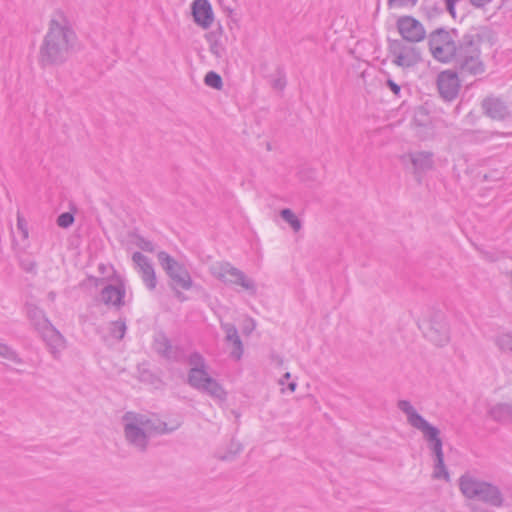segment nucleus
<instances>
[{"label": "nucleus", "instance_id": "nucleus-32", "mask_svg": "<svg viewBox=\"0 0 512 512\" xmlns=\"http://www.w3.org/2000/svg\"><path fill=\"white\" fill-rule=\"evenodd\" d=\"M0 356L16 364H21L22 359L17 352L6 344L0 343Z\"/></svg>", "mask_w": 512, "mask_h": 512}, {"label": "nucleus", "instance_id": "nucleus-24", "mask_svg": "<svg viewBox=\"0 0 512 512\" xmlns=\"http://www.w3.org/2000/svg\"><path fill=\"white\" fill-rule=\"evenodd\" d=\"M27 315L33 325L35 326L36 330L41 331L45 327H47L51 322L48 320V318L45 316V313L42 309L35 305H29L27 309Z\"/></svg>", "mask_w": 512, "mask_h": 512}, {"label": "nucleus", "instance_id": "nucleus-27", "mask_svg": "<svg viewBox=\"0 0 512 512\" xmlns=\"http://www.w3.org/2000/svg\"><path fill=\"white\" fill-rule=\"evenodd\" d=\"M281 218L286 221L294 231H299L302 227L301 221L298 219V217L295 215V213L289 209L284 208L280 211Z\"/></svg>", "mask_w": 512, "mask_h": 512}, {"label": "nucleus", "instance_id": "nucleus-8", "mask_svg": "<svg viewBox=\"0 0 512 512\" xmlns=\"http://www.w3.org/2000/svg\"><path fill=\"white\" fill-rule=\"evenodd\" d=\"M159 264L171 280L170 286L180 287L182 290H189L193 287V281L186 267L175 260L165 251L157 254Z\"/></svg>", "mask_w": 512, "mask_h": 512}, {"label": "nucleus", "instance_id": "nucleus-36", "mask_svg": "<svg viewBox=\"0 0 512 512\" xmlns=\"http://www.w3.org/2000/svg\"><path fill=\"white\" fill-rule=\"evenodd\" d=\"M188 363L191 368L205 369V359L199 352H193L188 357Z\"/></svg>", "mask_w": 512, "mask_h": 512}, {"label": "nucleus", "instance_id": "nucleus-34", "mask_svg": "<svg viewBox=\"0 0 512 512\" xmlns=\"http://www.w3.org/2000/svg\"><path fill=\"white\" fill-rule=\"evenodd\" d=\"M496 345L501 351L512 352V335L509 333L498 336L495 340Z\"/></svg>", "mask_w": 512, "mask_h": 512}, {"label": "nucleus", "instance_id": "nucleus-6", "mask_svg": "<svg viewBox=\"0 0 512 512\" xmlns=\"http://www.w3.org/2000/svg\"><path fill=\"white\" fill-rule=\"evenodd\" d=\"M420 431L423 433V437L428 442V446L434 456L432 477L434 479H444L446 482H449L450 475L444 461L443 441L440 437L439 428L428 422Z\"/></svg>", "mask_w": 512, "mask_h": 512}, {"label": "nucleus", "instance_id": "nucleus-19", "mask_svg": "<svg viewBox=\"0 0 512 512\" xmlns=\"http://www.w3.org/2000/svg\"><path fill=\"white\" fill-rule=\"evenodd\" d=\"M397 407L407 416V421L412 427L420 430L428 423V421L417 412L409 400H399Z\"/></svg>", "mask_w": 512, "mask_h": 512}, {"label": "nucleus", "instance_id": "nucleus-33", "mask_svg": "<svg viewBox=\"0 0 512 512\" xmlns=\"http://www.w3.org/2000/svg\"><path fill=\"white\" fill-rule=\"evenodd\" d=\"M130 237L134 239L135 245L138 246L141 250L146 252L154 251V244L150 240L145 239L140 234L133 232L130 234Z\"/></svg>", "mask_w": 512, "mask_h": 512}, {"label": "nucleus", "instance_id": "nucleus-38", "mask_svg": "<svg viewBox=\"0 0 512 512\" xmlns=\"http://www.w3.org/2000/svg\"><path fill=\"white\" fill-rule=\"evenodd\" d=\"M243 447L241 443L231 442L228 451L221 457V460L228 461L234 459V457L242 451Z\"/></svg>", "mask_w": 512, "mask_h": 512}, {"label": "nucleus", "instance_id": "nucleus-26", "mask_svg": "<svg viewBox=\"0 0 512 512\" xmlns=\"http://www.w3.org/2000/svg\"><path fill=\"white\" fill-rule=\"evenodd\" d=\"M207 376L209 375L206 369L190 368L187 383L192 388L200 391L204 387Z\"/></svg>", "mask_w": 512, "mask_h": 512}, {"label": "nucleus", "instance_id": "nucleus-13", "mask_svg": "<svg viewBox=\"0 0 512 512\" xmlns=\"http://www.w3.org/2000/svg\"><path fill=\"white\" fill-rule=\"evenodd\" d=\"M194 22L203 29H208L214 21V13L209 0H194L191 4Z\"/></svg>", "mask_w": 512, "mask_h": 512}, {"label": "nucleus", "instance_id": "nucleus-42", "mask_svg": "<svg viewBox=\"0 0 512 512\" xmlns=\"http://www.w3.org/2000/svg\"><path fill=\"white\" fill-rule=\"evenodd\" d=\"M255 327H256V324H255L254 320L252 318H249L245 321L243 328H242V332L245 335H250L252 333V331L255 329Z\"/></svg>", "mask_w": 512, "mask_h": 512}, {"label": "nucleus", "instance_id": "nucleus-53", "mask_svg": "<svg viewBox=\"0 0 512 512\" xmlns=\"http://www.w3.org/2000/svg\"><path fill=\"white\" fill-rule=\"evenodd\" d=\"M104 269H105V265H104V264H100V265H99V270H100V271H104Z\"/></svg>", "mask_w": 512, "mask_h": 512}, {"label": "nucleus", "instance_id": "nucleus-50", "mask_svg": "<svg viewBox=\"0 0 512 512\" xmlns=\"http://www.w3.org/2000/svg\"><path fill=\"white\" fill-rule=\"evenodd\" d=\"M297 388V383L295 381H292L288 384V389L291 391V392H294Z\"/></svg>", "mask_w": 512, "mask_h": 512}, {"label": "nucleus", "instance_id": "nucleus-1", "mask_svg": "<svg viewBox=\"0 0 512 512\" xmlns=\"http://www.w3.org/2000/svg\"><path fill=\"white\" fill-rule=\"evenodd\" d=\"M428 47L432 57L444 64H453L462 77L478 76L485 72L486 65L481 58V44L493 45L496 33L488 26L472 27L459 35L457 29L439 27L429 33Z\"/></svg>", "mask_w": 512, "mask_h": 512}, {"label": "nucleus", "instance_id": "nucleus-22", "mask_svg": "<svg viewBox=\"0 0 512 512\" xmlns=\"http://www.w3.org/2000/svg\"><path fill=\"white\" fill-rule=\"evenodd\" d=\"M413 124L415 127L422 129L426 133L432 130V119L429 115V110L425 105L418 106L415 109Z\"/></svg>", "mask_w": 512, "mask_h": 512}, {"label": "nucleus", "instance_id": "nucleus-45", "mask_svg": "<svg viewBox=\"0 0 512 512\" xmlns=\"http://www.w3.org/2000/svg\"><path fill=\"white\" fill-rule=\"evenodd\" d=\"M171 289L174 291V294H175V297L180 301V302H184L187 300V297L184 295L183 292H181L179 289H181L180 287H175V286H172Z\"/></svg>", "mask_w": 512, "mask_h": 512}, {"label": "nucleus", "instance_id": "nucleus-15", "mask_svg": "<svg viewBox=\"0 0 512 512\" xmlns=\"http://www.w3.org/2000/svg\"><path fill=\"white\" fill-rule=\"evenodd\" d=\"M133 262L140 268L142 273V280L146 284L147 288L150 290L155 289L157 284V279L155 275L154 268L149 261L148 257H146L141 252H134L132 255Z\"/></svg>", "mask_w": 512, "mask_h": 512}, {"label": "nucleus", "instance_id": "nucleus-30", "mask_svg": "<svg viewBox=\"0 0 512 512\" xmlns=\"http://www.w3.org/2000/svg\"><path fill=\"white\" fill-rule=\"evenodd\" d=\"M126 329H127V327H126L125 319H119L117 321L111 322L110 333L114 338H116L118 340H121L124 338Z\"/></svg>", "mask_w": 512, "mask_h": 512}, {"label": "nucleus", "instance_id": "nucleus-25", "mask_svg": "<svg viewBox=\"0 0 512 512\" xmlns=\"http://www.w3.org/2000/svg\"><path fill=\"white\" fill-rule=\"evenodd\" d=\"M200 391L207 393L211 397L219 400H225L227 396V393L223 389L222 385L211 376H207L204 387H202Z\"/></svg>", "mask_w": 512, "mask_h": 512}, {"label": "nucleus", "instance_id": "nucleus-7", "mask_svg": "<svg viewBox=\"0 0 512 512\" xmlns=\"http://www.w3.org/2000/svg\"><path fill=\"white\" fill-rule=\"evenodd\" d=\"M388 56L396 66L409 69L422 61L419 48L401 39H388Z\"/></svg>", "mask_w": 512, "mask_h": 512}, {"label": "nucleus", "instance_id": "nucleus-12", "mask_svg": "<svg viewBox=\"0 0 512 512\" xmlns=\"http://www.w3.org/2000/svg\"><path fill=\"white\" fill-rule=\"evenodd\" d=\"M153 350L162 358L170 362H180L184 359V351L180 346H173L163 331L157 332L153 337Z\"/></svg>", "mask_w": 512, "mask_h": 512}, {"label": "nucleus", "instance_id": "nucleus-52", "mask_svg": "<svg viewBox=\"0 0 512 512\" xmlns=\"http://www.w3.org/2000/svg\"><path fill=\"white\" fill-rule=\"evenodd\" d=\"M418 0H407V4L410 3L411 6H415Z\"/></svg>", "mask_w": 512, "mask_h": 512}, {"label": "nucleus", "instance_id": "nucleus-20", "mask_svg": "<svg viewBox=\"0 0 512 512\" xmlns=\"http://www.w3.org/2000/svg\"><path fill=\"white\" fill-rule=\"evenodd\" d=\"M410 161L414 167V172H425L431 170L434 166V154L429 151H418L409 153Z\"/></svg>", "mask_w": 512, "mask_h": 512}, {"label": "nucleus", "instance_id": "nucleus-11", "mask_svg": "<svg viewBox=\"0 0 512 512\" xmlns=\"http://www.w3.org/2000/svg\"><path fill=\"white\" fill-rule=\"evenodd\" d=\"M482 113L494 121H505L510 119L512 114L507 101L494 94L487 95L480 103Z\"/></svg>", "mask_w": 512, "mask_h": 512}, {"label": "nucleus", "instance_id": "nucleus-23", "mask_svg": "<svg viewBox=\"0 0 512 512\" xmlns=\"http://www.w3.org/2000/svg\"><path fill=\"white\" fill-rule=\"evenodd\" d=\"M420 11L428 22L434 21L444 13L440 3L431 0H424L420 6Z\"/></svg>", "mask_w": 512, "mask_h": 512}, {"label": "nucleus", "instance_id": "nucleus-41", "mask_svg": "<svg viewBox=\"0 0 512 512\" xmlns=\"http://www.w3.org/2000/svg\"><path fill=\"white\" fill-rule=\"evenodd\" d=\"M386 86L393 92L395 96L400 97L401 86L399 84L388 78L386 80Z\"/></svg>", "mask_w": 512, "mask_h": 512}, {"label": "nucleus", "instance_id": "nucleus-5", "mask_svg": "<svg viewBox=\"0 0 512 512\" xmlns=\"http://www.w3.org/2000/svg\"><path fill=\"white\" fill-rule=\"evenodd\" d=\"M211 273L216 279L227 286H240L252 295L257 292L254 280L247 277L242 270L236 268L228 261L216 262L211 267Z\"/></svg>", "mask_w": 512, "mask_h": 512}, {"label": "nucleus", "instance_id": "nucleus-17", "mask_svg": "<svg viewBox=\"0 0 512 512\" xmlns=\"http://www.w3.org/2000/svg\"><path fill=\"white\" fill-rule=\"evenodd\" d=\"M221 329L225 332V340L233 344L230 356L235 360H240L244 348L236 326L233 323L221 322Z\"/></svg>", "mask_w": 512, "mask_h": 512}, {"label": "nucleus", "instance_id": "nucleus-3", "mask_svg": "<svg viewBox=\"0 0 512 512\" xmlns=\"http://www.w3.org/2000/svg\"><path fill=\"white\" fill-rule=\"evenodd\" d=\"M459 489L466 498L476 499L493 507H501L504 503V497L496 485L468 473L459 478Z\"/></svg>", "mask_w": 512, "mask_h": 512}, {"label": "nucleus", "instance_id": "nucleus-35", "mask_svg": "<svg viewBox=\"0 0 512 512\" xmlns=\"http://www.w3.org/2000/svg\"><path fill=\"white\" fill-rule=\"evenodd\" d=\"M75 220L74 213L72 212H63L61 213L56 220V223L61 228H69Z\"/></svg>", "mask_w": 512, "mask_h": 512}, {"label": "nucleus", "instance_id": "nucleus-46", "mask_svg": "<svg viewBox=\"0 0 512 512\" xmlns=\"http://www.w3.org/2000/svg\"><path fill=\"white\" fill-rule=\"evenodd\" d=\"M387 5L389 8H392L394 6L403 7L407 5V0H388Z\"/></svg>", "mask_w": 512, "mask_h": 512}, {"label": "nucleus", "instance_id": "nucleus-21", "mask_svg": "<svg viewBox=\"0 0 512 512\" xmlns=\"http://www.w3.org/2000/svg\"><path fill=\"white\" fill-rule=\"evenodd\" d=\"M488 415L502 425L512 424V404L497 403L489 408Z\"/></svg>", "mask_w": 512, "mask_h": 512}, {"label": "nucleus", "instance_id": "nucleus-47", "mask_svg": "<svg viewBox=\"0 0 512 512\" xmlns=\"http://www.w3.org/2000/svg\"><path fill=\"white\" fill-rule=\"evenodd\" d=\"M124 420L133 419L135 422H139V418L137 415L133 414L132 412H127L124 417Z\"/></svg>", "mask_w": 512, "mask_h": 512}, {"label": "nucleus", "instance_id": "nucleus-4", "mask_svg": "<svg viewBox=\"0 0 512 512\" xmlns=\"http://www.w3.org/2000/svg\"><path fill=\"white\" fill-rule=\"evenodd\" d=\"M418 327L435 346L443 347L450 341V328L441 310L430 309L427 318L418 321Z\"/></svg>", "mask_w": 512, "mask_h": 512}, {"label": "nucleus", "instance_id": "nucleus-16", "mask_svg": "<svg viewBox=\"0 0 512 512\" xmlns=\"http://www.w3.org/2000/svg\"><path fill=\"white\" fill-rule=\"evenodd\" d=\"M125 438L129 444L133 445L140 452H145L148 446V436L143 428L136 423H126L124 426Z\"/></svg>", "mask_w": 512, "mask_h": 512}, {"label": "nucleus", "instance_id": "nucleus-9", "mask_svg": "<svg viewBox=\"0 0 512 512\" xmlns=\"http://www.w3.org/2000/svg\"><path fill=\"white\" fill-rule=\"evenodd\" d=\"M460 72L453 68L441 71L437 75V89L439 96L445 102H452L459 96L461 88Z\"/></svg>", "mask_w": 512, "mask_h": 512}, {"label": "nucleus", "instance_id": "nucleus-43", "mask_svg": "<svg viewBox=\"0 0 512 512\" xmlns=\"http://www.w3.org/2000/svg\"><path fill=\"white\" fill-rule=\"evenodd\" d=\"M154 429L160 434H165L172 432L175 428H168L165 422H159V424Z\"/></svg>", "mask_w": 512, "mask_h": 512}, {"label": "nucleus", "instance_id": "nucleus-54", "mask_svg": "<svg viewBox=\"0 0 512 512\" xmlns=\"http://www.w3.org/2000/svg\"><path fill=\"white\" fill-rule=\"evenodd\" d=\"M460 110V104H458L456 107H455V111L458 113Z\"/></svg>", "mask_w": 512, "mask_h": 512}, {"label": "nucleus", "instance_id": "nucleus-39", "mask_svg": "<svg viewBox=\"0 0 512 512\" xmlns=\"http://www.w3.org/2000/svg\"><path fill=\"white\" fill-rule=\"evenodd\" d=\"M222 35H223V28L221 25H218V27L215 30L207 33L205 35V38L207 41H213V40L221 41Z\"/></svg>", "mask_w": 512, "mask_h": 512}, {"label": "nucleus", "instance_id": "nucleus-31", "mask_svg": "<svg viewBox=\"0 0 512 512\" xmlns=\"http://www.w3.org/2000/svg\"><path fill=\"white\" fill-rule=\"evenodd\" d=\"M277 77L271 81V86L273 89L282 91L286 87V73L282 66H277L276 68Z\"/></svg>", "mask_w": 512, "mask_h": 512}, {"label": "nucleus", "instance_id": "nucleus-44", "mask_svg": "<svg viewBox=\"0 0 512 512\" xmlns=\"http://www.w3.org/2000/svg\"><path fill=\"white\" fill-rule=\"evenodd\" d=\"M469 3L475 8H484L486 5L492 2V0H468Z\"/></svg>", "mask_w": 512, "mask_h": 512}, {"label": "nucleus", "instance_id": "nucleus-37", "mask_svg": "<svg viewBox=\"0 0 512 512\" xmlns=\"http://www.w3.org/2000/svg\"><path fill=\"white\" fill-rule=\"evenodd\" d=\"M207 42L209 43V51L216 58H222L225 55L226 49L221 41L213 40Z\"/></svg>", "mask_w": 512, "mask_h": 512}, {"label": "nucleus", "instance_id": "nucleus-18", "mask_svg": "<svg viewBox=\"0 0 512 512\" xmlns=\"http://www.w3.org/2000/svg\"><path fill=\"white\" fill-rule=\"evenodd\" d=\"M39 332L54 356H56L60 349L64 348V338L52 324H49Z\"/></svg>", "mask_w": 512, "mask_h": 512}, {"label": "nucleus", "instance_id": "nucleus-49", "mask_svg": "<svg viewBox=\"0 0 512 512\" xmlns=\"http://www.w3.org/2000/svg\"><path fill=\"white\" fill-rule=\"evenodd\" d=\"M88 280L93 282L96 286L98 285L99 282H103L104 281V279H99V278L94 277V276H89Z\"/></svg>", "mask_w": 512, "mask_h": 512}, {"label": "nucleus", "instance_id": "nucleus-29", "mask_svg": "<svg viewBox=\"0 0 512 512\" xmlns=\"http://www.w3.org/2000/svg\"><path fill=\"white\" fill-rule=\"evenodd\" d=\"M204 83L208 87H211L216 90H221L223 87L222 77L215 71H209L206 73L204 77Z\"/></svg>", "mask_w": 512, "mask_h": 512}, {"label": "nucleus", "instance_id": "nucleus-40", "mask_svg": "<svg viewBox=\"0 0 512 512\" xmlns=\"http://www.w3.org/2000/svg\"><path fill=\"white\" fill-rule=\"evenodd\" d=\"M17 228L21 231L24 238L28 237V228H27V222L23 216H21L19 213L17 215Z\"/></svg>", "mask_w": 512, "mask_h": 512}, {"label": "nucleus", "instance_id": "nucleus-48", "mask_svg": "<svg viewBox=\"0 0 512 512\" xmlns=\"http://www.w3.org/2000/svg\"><path fill=\"white\" fill-rule=\"evenodd\" d=\"M22 267H23V269H24L25 271L30 272V271H33V270L35 269L36 264H35L34 262H30V263H29V264H27V265H26V264H23V266H22Z\"/></svg>", "mask_w": 512, "mask_h": 512}, {"label": "nucleus", "instance_id": "nucleus-10", "mask_svg": "<svg viewBox=\"0 0 512 512\" xmlns=\"http://www.w3.org/2000/svg\"><path fill=\"white\" fill-rule=\"evenodd\" d=\"M396 28L402 39L409 43H418L426 38L423 24L413 16H400L396 21Z\"/></svg>", "mask_w": 512, "mask_h": 512}, {"label": "nucleus", "instance_id": "nucleus-51", "mask_svg": "<svg viewBox=\"0 0 512 512\" xmlns=\"http://www.w3.org/2000/svg\"><path fill=\"white\" fill-rule=\"evenodd\" d=\"M290 377H291L290 373H289V372H286V373L283 375L282 379L280 380V384H282V385H283V384L285 383V380L290 379Z\"/></svg>", "mask_w": 512, "mask_h": 512}, {"label": "nucleus", "instance_id": "nucleus-2", "mask_svg": "<svg viewBox=\"0 0 512 512\" xmlns=\"http://www.w3.org/2000/svg\"><path fill=\"white\" fill-rule=\"evenodd\" d=\"M76 42L77 35L69 18L62 10H55L39 48V65L42 68L63 65L72 54Z\"/></svg>", "mask_w": 512, "mask_h": 512}, {"label": "nucleus", "instance_id": "nucleus-28", "mask_svg": "<svg viewBox=\"0 0 512 512\" xmlns=\"http://www.w3.org/2000/svg\"><path fill=\"white\" fill-rule=\"evenodd\" d=\"M138 374H139V380L144 383H148L151 385L157 386L159 383H161V379L154 374L150 369L146 368L145 366H139L138 367Z\"/></svg>", "mask_w": 512, "mask_h": 512}, {"label": "nucleus", "instance_id": "nucleus-14", "mask_svg": "<svg viewBox=\"0 0 512 512\" xmlns=\"http://www.w3.org/2000/svg\"><path fill=\"white\" fill-rule=\"evenodd\" d=\"M126 295L125 285L122 280L117 285L108 284L101 290V299L105 305H112L117 309L124 306Z\"/></svg>", "mask_w": 512, "mask_h": 512}]
</instances>
